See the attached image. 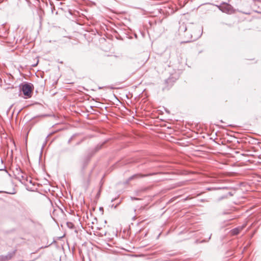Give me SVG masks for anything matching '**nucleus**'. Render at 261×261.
I'll use <instances>...</instances> for the list:
<instances>
[{
  "mask_svg": "<svg viewBox=\"0 0 261 261\" xmlns=\"http://www.w3.org/2000/svg\"><path fill=\"white\" fill-rule=\"evenodd\" d=\"M19 90L23 93L25 98H30L32 96L34 86L31 83H21L19 86Z\"/></svg>",
  "mask_w": 261,
  "mask_h": 261,
  "instance_id": "nucleus-1",
  "label": "nucleus"
},
{
  "mask_svg": "<svg viewBox=\"0 0 261 261\" xmlns=\"http://www.w3.org/2000/svg\"><path fill=\"white\" fill-rule=\"evenodd\" d=\"M218 7L219 10L224 13H226L227 14H231L233 12L232 7L228 4L223 3Z\"/></svg>",
  "mask_w": 261,
  "mask_h": 261,
  "instance_id": "nucleus-2",
  "label": "nucleus"
},
{
  "mask_svg": "<svg viewBox=\"0 0 261 261\" xmlns=\"http://www.w3.org/2000/svg\"><path fill=\"white\" fill-rule=\"evenodd\" d=\"M202 34V28L198 27L194 29L191 34V40L194 41L198 39Z\"/></svg>",
  "mask_w": 261,
  "mask_h": 261,
  "instance_id": "nucleus-3",
  "label": "nucleus"
},
{
  "mask_svg": "<svg viewBox=\"0 0 261 261\" xmlns=\"http://www.w3.org/2000/svg\"><path fill=\"white\" fill-rule=\"evenodd\" d=\"M159 87L162 91H165L169 90L172 87V83H161Z\"/></svg>",
  "mask_w": 261,
  "mask_h": 261,
  "instance_id": "nucleus-4",
  "label": "nucleus"
},
{
  "mask_svg": "<svg viewBox=\"0 0 261 261\" xmlns=\"http://www.w3.org/2000/svg\"><path fill=\"white\" fill-rule=\"evenodd\" d=\"M92 155L88 154L81 161V166L83 169L85 168L88 164Z\"/></svg>",
  "mask_w": 261,
  "mask_h": 261,
  "instance_id": "nucleus-5",
  "label": "nucleus"
},
{
  "mask_svg": "<svg viewBox=\"0 0 261 261\" xmlns=\"http://www.w3.org/2000/svg\"><path fill=\"white\" fill-rule=\"evenodd\" d=\"M16 178L24 185L26 184L25 181H28V178L24 174L18 175Z\"/></svg>",
  "mask_w": 261,
  "mask_h": 261,
  "instance_id": "nucleus-6",
  "label": "nucleus"
},
{
  "mask_svg": "<svg viewBox=\"0 0 261 261\" xmlns=\"http://www.w3.org/2000/svg\"><path fill=\"white\" fill-rule=\"evenodd\" d=\"M16 250H14L11 252H9L7 255L2 256L1 259L3 260H6L11 259L15 253Z\"/></svg>",
  "mask_w": 261,
  "mask_h": 261,
  "instance_id": "nucleus-7",
  "label": "nucleus"
},
{
  "mask_svg": "<svg viewBox=\"0 0 261 261\" xmlns=\"http://www.w3.org/2000/svg\"><path fill=\"white\" fill-rule=\"evenodd\" d=\"M0 87L5 90H7L10 88L12 89L13 88L12 86L10 87V84L7 83H2L0 85Z\"/></svg>",
  "mask_w": 261,
  "mask_h": 261,
  "instance_id": "nucleus-8",
  "label": "nucleus"
},
{
  "mask_svg": "<svg viewBox=\"0 0 261 261\" xmlns=\"http://www.w3.org/2000/svg\"><path fill=\"white\" fill-rule=\"evenodd\" d=\"M243 228V226L235 228L231 230V233L232 235H237L239 233Z\"/></svg>",
  "mask_w": 261,
  "mask_h": 261,
  "instance_id": "nucleus-9",
  "label": "nucleus"
},
{
  "mask_svg": "<svg viewBox=\"0 0 261 261\" xmlns=\"http://www.w3.org/2000/svg\"><path fill=\"white\" fill-rule=\"evenodd\" d=\"M155 174V173H150L149 174H135L132 176H131L130 178H129V179H133L134 177H145V176H149V175H154Z\"/></svg>",
  "mask_w": 261,
  "mask_h": 261,
  "instance_id": "nucleus-10",
  "label": "nucleus"
},
{
  "mask_svg": "<svg viewBox=\"0 0 261 261\" xmlns=\"http://www.w3.org/2000/svg\"><path fill=\"white\" fill-rule=\"evenodd\" d=\"M98 88V89H105V90H108V89L112 90V89H115V88L113 86H103V87L99 86Z\"/></svg>",
  "mask_w": 261,
  "mask_h": 261,
  "instance_id": "nucleus-11",
  "label": "nucleus"
},
{
  "mask_svg": "<svg viewBox=\"0 0 261 261\" xmlns=\"http://www.w3.org/2000/svg\"><path fill=\"white\" fill-rule=\"evenodd\" d=\"M1 164H2V168H0V171H6V167L5 166L3 165V161L2 159L1 160Z\"/></svg>",
  "mask_w": 261,
  "mask_h": 261,
  "instance_id": "nucleus-12",
  "label": "nucleus"
},
{
  "mask_svg": "<svg viewBox=\"0 0 261 261\" xmlns=\"http://www.w3.org/2000/svg\"><path fill=\"white\" fill-rule=\"evenodd\" d=\"M72 138H73V137H71V138L69 139V140H68V143L69 144V143H70V142H71V141H72Z\"/></svg>",
  "mask_w": 261,
  "mask_h": 261,
  "instance_id": "nucleus-13",
  "label": "nucleus"
},
{
  "mask_svg": "<svg viewBox=\"0 0 261 261\" xmlns=\"http://www.w3.org/2000/svg\"><path fill=\"white\" fill-rule=\"evenodd\" d=\"M131 199H132V200H139V199L138 198H135V197H131Z\"/></svg>",
  "mask_w": 261,
  "mask_h": 261,
  "instance_id": "nucleus-14",
  "label": "nucleus"
},
{
  "mask_svg": "<svg viewBox=\"0 0 261 261\" xmlns=\"http://www.w3.org/2000/svg\"><path fill=\"white\" fill-rule=\"evenodd\" d=\"M67 224H68V226L69 227V223H67ZM69 224H70V225H73L72 223H69Z\"/></svg>",
  "mask_w": 261,
  "mask_h": 261,
  "instance_id": "nucleus-15",
  "label": "nucleus"
},
{
  "mask_svg": "<svg viewBox=\"0 0 261 261\" xmlns=\"http://www.w3.org/2000/svg\"><path fill=\"white\" fill-rule=\"evenodd\" d=\"M100 148H101V146H99V148H97L96 150H98Z\"/></svg>",
  "mask_w": 261,
  "mask_h": 261,
  "instance_id": "nucleus-16",
  "label": "nucleus"
},
{
  "mask_svg": "<svg viewBox=\"0 0 261 261\" xmlns=\"http://www.w3.org/2000/svg\"><path fill=\"white\" fill-rule=\"evenodd\" d=\"M229 194L230 195H232V194L230 192H229Z\"/></svg>",
  "mask_w": 261,
  "mask_h": 261,
  "instance_id": "nucleus-17",
  "label": "nucleus"
},
{
  "mask_svg": "<svg viewBox=\"0 0 261 261\" xmlns=\"http://www.w3.org/2000/svg\"><path fill=\"white\" fill-rule=\"evenodd\" d=\"M29 182H30V183H31V182H32V180H29Z\"/></svg>",
  "mask_w": 261,
  "mask_h": 261,
  "instance_id": "nucleus-18",
  "label": "nucleus"
}]
</instances>
